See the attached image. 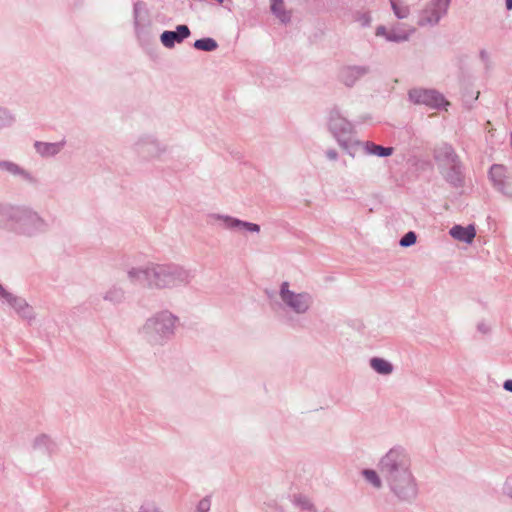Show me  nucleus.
<instances>
[{
	"label": "nucleus",
	"instance_id": "f257e3e1",
	"mask_svg": "<svg viewBox=\"0 0 512 512\" xmlns=\"http://www.w3.org/2000/svg\"><path fill=\"white\" fill-rule=\"evenodd\" d=\"M378 469L399 501L411 503L417 498L418 483L412 472L411 458L403 447L395 446L383 455Z\"/></svg>",
	"mask_w": 512,
	"mask_h": 512
},
{
	"label": "nucleus",
	"instance_id": "f03ea898",
	"mask_svg": "<svg viewBox=\"0 0 512 512\" xmlns=\"http://www.w3.org/2000/svg\"><path fill=\"white\" fill-rule=\"evenodd\" d=\"M127 278L133 285L162 290L188 285L194 278V273L174 263H148L128 269Z\"/></svg>",
	"mask_w": 512,
	"mask_h": 512
},
{
	"label": "nucleus",
	"instance_id": "7ed1b4c3",
	"mask_svg": "<svg viewBox=\"0 0 512 512\" xmlns=\"http://www.w3.org/2000/svg\"><path fill=\"white\" fill-rule=\"evenodd\" d=\"M178 322L179 318L172 312L158 311L145 320L138 335L148 345L162 347L174 337Z\"/></svg>",
	"mask_w": 512,
	"mask_h": 512
},
{
	"label": "nucleus",
	"instance_id": "20e7f679",
	"mask_svg": "<svg viewBox=\"0 0 512 512\" xmlns=\"http://www.w3.org/2000/svg\"><path fill=\"white\" fill-rule=\"evenodd\" d=\"M49 230L48 221L28 206H16L10 232L24 237H36Z\"/></svg>",
	"mask_w": 512,
	"mask_h": 512
},
{
	"label": "nucleus",
	"instance_id": "39448f33",
	"mask_svg": "<svg viewBox=\"0 0 512 512\" xmlns=\"http://www.w3.org/2000/svg\"><path fill=\"white\" fill-rule=\"evenodd\" d=\"M328 128L339 146L351 157H355L359 151L360 141L352 137L354 126L341 115L337 108L332 109L329 113Z\"/></svg>",
	"mask_w": 512,
	"mask_h": 512
},
{
	"label": "nucleus",
	"instance_id": "423d86ee",
	"mask_svg": "<svg viewBox=\"0 0 512 512\" xmlns=\"http://www.w3.org/2000/svg\"><path fill=\"white\" fill-rule=\"evenodd\" d=\"M289 287L287 281L280 285L279 296L285 307L298 315L307 313L313 305V296L306 291L296 293Z\"/></svg>",
	"mask_w": 512,
	"mask_h": 512
},
{
	"label": "nucleus",
	"instance_id": "0eeeda50",
	"mask_svg": "<svg viewBox=\"0 0 512 512\" xmlns=\"http://www.w3.org/2000/svg\"><path fill=\"white\" fill-rule=\"evenodd\" d=\"M135 154L144 161L159 159L167 152V146L162 144L153 135H142L137 138L132 146Z\"/></svg>",
	"mask_w": 512,
	"mask_h": 512
},
{
	"label": "nucleus",
	"instance_id": "6e6552de",
	"mask_svg": "<svg viewBox=\"0 0 512 512\" xmlns=\"http://www.w3.org/2000/svg\"><path fill=\"white\" fill-rule=\"evenodd\" d=\"M0 303L2 306H7L12 309L17 316L23 320L32 322L36 318L33 307L26 301V299L8 291L1 283Z\"/></svg>",
	"mask_w": 512,
	"mask_h": 512
},
{
	"label": "nucleus",
	"instance_id": "1a4fd4ad",
	"mask_svg": "<svg viewBox=\"0 0 512 512\" xmlns=\"http://www.w3.org/2000/svg\"><path fill=\"white\" fill-rule=\"evenodd\" d=\"M451 0H430L419 13V26H435L447 14Z\"/></svg>",
	"mask_w": 512,
	"mask_h": 512
},
{
	"label": "nucleus",
	"instance_id": "9d476101",
	"mask_svg": "<svg viewBox=\"0 0 512 512\" xmlns=\"http://www.w3.org/2000/svg\"><path fill=\"white\" fill-rule=\"evenodd\" d=\"M211 224H215L216 222H220L222 228L234 232L247 231L250 233H259L260 226L256 223L247 222L240 220L238 218L223 215L218 213H212L208 216Z\"/></svg>",
	"mask_w": 512,
	"mask_h": 512
},
{
	"label": "nucleus",
	"instance_id": "9b49d317",
	"mask_svg": "<svg viewBox=\"0 0 512 512\" xmlns=\"http://www.w3.org/2000/svg\"><path fill=\"white\" fill-rule=\"evenodd\" d=\"M408 95L410 101L414 104L426 105L430 108L436 109L448 104L444 96L433 89L414 88L409 91Z\"/></svg>",
	"mask_w": 512,
	"mask_h": 512
},
{
	"label": "nucleus",
	"instance_id": "f8f14e48",
	"mask_svg": "<svg viewBox=\"0 0 512 512\" xmlns=\"http://www.w3.org/2000/svg\"><path fill=\"white\" fill-rule=\"evenodd\" d=\"M433 159L437 165L438 170L461 162V159L454 147L447 142H441L435 145L433 148Z\"/></svg>",
	"mask_w": 512,
	"mask_h": 512
},
{
	"label": "nucleus",
	"instance_id": "ddd939ff",
	"mask_svg": "<svg viewBox=\"0 0 512 512\" xmlns=\"http://www.w3.org/2000/svg\"><path fill=\"white\" fill-rule=\"evenodd\" d=\"M489 178L494 188L507 197H512V182L506 175V168L500 164H494L489 170Z\"/></svg>",
	"mask_w": 512,
	"mask_h": 512
},
{
	"label": "nucleus",
	"instance_id": "4468645a",
	"mask_svg": "<svg viewBox=\"0 0 512 512\" xmlns=\"http://www.w3.org/2000/svg\"><path fill=\"white\" fill-rule=\"evenodd\" d=\"M0 171L19 177L30 185H37L38 178L29 170L11 160H0Z\"/></svg>",
	"mask_w": 512,
	"mask_h": 512
},
{
	"label": "nucleus",
	"instance_id": "2eb2a0df",
	"mask_svg": "<svg viewBox=\"0 0 512 512\" xmlns=\"http://www.w3.org/2000/svg\"><path fill=\"white\" fill-rule=\"evenodd\" d=\"M370 72L367 65H348L339 72L340 81L347 87H352L356 82Z\"/></svg>",
	"mask_w": 512,
	"mask_h": 512
},
{
	"label": "nucleus",
	"instance_id": "dca6fc26",
	"mask_svg": "<svg viewBox=\"0 0 512 512\" xmlns=\"http://www.w3.org/2000/svg\"><path fill=\"white\" fill-rule=\"evenodd\" d=\"M190 35V28L185 24H180L176 26L175 31H163L160 35V41L164 47L172 49L176 43H182Z\"/></svg>",
	"mask_w": 512,
	"mask_h": 512
},
{
	"label": "nucleus",
	"instance_id": "f3484780",
	"mask_svg": "<svg viewBox=\"0 0 512 512\" xmlns=\"http://www.w3.org/2000/svg\"><path fill=\"white\" fill-rule=\"evenodd\" d=\"M444 180L454 188H462L465 183L464 166L462 161L452 166L438 170Z\"/></svg>",
	"mask_w": 512,
	"mask_h": 512
},
{
	"label": "nucleus",
	"instance_id": "a211bd4d",
	"mask_svg": "<svg viewBox=\"0 0 512 512\" xmlns=\"http://www.w3.org/2000/svg\"><path fill=\"white\" fill-rule=\"evenodd\" d=\"M66 140L59 142L35 141L33 148L41 158H52L58 155L65 147Z\"/></svg>",
	"mask_w": 512,
	"mask_h": 512
},
{
	"label": "nucleus",
	"instance_id": "6ab92c4d",
	"mask_svg": "<svg viewBox=\"0 0 512 512\" xmlns=\"http://www.w3.org/2000/svg\"><path fill=\"white\" fill-rule=\"evenodd\" d=\"M449 234L456 240L470 244L476 235V230L473 225H468L466 227L461 225H454Z\"/></svg>",
	"mask_w": 512,
	"mask_h": 512
},
{
	"label": "nucleus",
	"instance_id": "aec40b11",
	"mask_svg": "<svg viewBox=\"0 0 512 512\" xmlns=\"http://www.w3.org/2000/svg\"><path fill=\"white\" fill-rule=\"evenodd\" d=\"M32 447L42 454L51 455L56 449V444L48 435L40 434L33 440Z\"/></svg>",
	"mask_w": 512,
	"mask_h": 512
},
{
	"label": "nucleus",
	"instance_id": "412c9836",
	"mask_svg": "<svg viewBox=\"0 0 512 512\" xmlns=\"http://www.w3.org/2000/svg\"><path fill=\"white\" fill-rule=\"evenodd\" d=\"M362 149L365 154L368 155H376L378 157H388L393 154V147H384L381 145H377L370 141L362 142L360 141L359 149Z\"/></svg>",
	"mask_w": 512,
	"mask_h": 512
},
{
	"label": "nucleus",
	"instance_id": "4be33fe9",
	"mask_svg": "<svg viewBox=\"0 0 512 512\" xmlns=\"http://www.w3.org/2000/svg\"><path fill=\"white\" fill-rule=\"evenodd\" d=\"M414 32L415 29L413 27L404 28L402 25H397L387 33V41L396 43L405 42L409 40Z\"/></svg>",
	"mask_w": 512,
	"mask_h": 512
},
{
	"label": "nucleus",
	"instance_id": "5701e85b",
	"mask_svg": "<svg viewBox=\"0 0 512 512\" xmlns=\"http://www.w3.org/2000/svg\"><path fill=\"white\" fill-rule=\"evenodd\" d=\"M16 121L15 113L8 107L0 105V132L12 128Z\"/></svg>",
	"mask_w": 512,
	"mask_h": 512
},
{
	"label": "nucleus",
	"instance_id": "b1692460",
	"mask_svg": "<svg viewBox=\"0 0 512 512\" xmlns=\"http://www.w3.org/2000/svg\"><path fill=\"white\" fill-rule=\"evenodd\" d=\"M125 290L120 285H112L103 295V299L112 304H120L125 300Z\"/></svg>",
	"mask_w": 512,
	"mask_h": 512
},
{
	"label": "nucleus",
	"instance_id": "393cba45",
	"mask_svg": "<svg viewBox=\"0 0 512 512\" xmlns=\"http://www.w3.org/2000/svg\"><path fill=\"white\" fill-rule=\"evenodd\" d=\"M369 363L370 367L380 375H390L394 370L392 363L384 358L373 357Z\"/></svg>",
	"mask_w": 512,
	"mask_h": 512
},
{
	"label": "nucleus",
	"instance_id": "a878e982",
	"mask_svg": "<svg viewBox=\"0 0 512 512\" xmlns=\"http://www.w3.org/2000/svg\"><path fill=\"white\" fill-rule=\"evenodd\" d=\"M15 207L8 204H0V228L10 231Z\"/></svg>",
	"mask_w": 512,
	"mask_h": 512
},
{
	"label": "nucleus",
	"instance_id": "bb28decb",
	"mask_svg": "<svg viewBox=\"0 0 512 512\" xmlns=\"http://www.w3.org/2000/svg\"><path fill=\"white\" fill-rule=\"evenodd\" d=\"M271 12L275 15L282 23L290 21V14L284 9L283 0H270Z\"/></svg>",
	"mask_w": 512,
	"mask_h": 512
},
{
	"label": "nucleus",
	"instance_id": "cd10ccee",
	"mask_svg": "<svg viewBox=\"0 0 512 512\" xmlns=\"http://www.w3.org/2000/svg\"><path fill=\"white\" fill-rule=\"evenodd\" d=\"M193 47L200 51L212 52L218 48V43L215 39L211 37H205L197 39L193 43Z\"/></svg>",
	"mask_w": 512,
	"mask_h": 512
},
{
	"label": "nucleus",
	"instance_id": "c85d7f7f",
	"mask_svg": "<svg viewBox=\"0 0 512 512\" xmlns=\"http://www.w3.org/2000/svg\"><path fill=\"white\" fill-rule=\"evenodd\" d=\"M392 10L398 19H405L410 14V8L397 0H390Z\"/></svg>",
	"mask_w": 512,
	"mask_h": 512
},
{
	"label": "nucleus",
	"instance_id": "c756f323",
	"mask_svg": "<svg viewBox=\"0 0 512 512\" xmlns=\"http://www.w3.org/2000/svg\"><path fill=\"white\" fill-rule=\"evenodd\" d=\"M362 475L374 488L380 489L382 487V480L375 470L364 469Z\"/></svg>",
	"mask_w": 512,
	"mask_h": 512
},
{
	"label": "nucleus",
	"instance_id": "7c9ffc66",
	"mask_svg": "<svg viewBox=\"0 0 512 512\" xmlns=\"http://www.w3.org/2000/svg\"><path fill=\"white\" fill-rule=\"evenodd\" d=\"M417 241V235L413 231L407 232L401 239H400V246L401 247H410L414 245Z\"/></svg>",
	"mask_w": 512,
	"mask_h": 512
},
{
	"label": "nucleus",
	"instance_id": "2f4dec72",
	"mask_svg": "<svg viewBox=\"0 0 512 512\" xmlns=\"http://www.w3.org/2000/svg\"><path fill=\"white\" fill-rule=\"evenodd\" d=\"M211 509V497L206 496L202 498L197 506H196V512H209Z\"/></svg>",
	"mask_w": 512,
	"mask_h": 512
},
{
	"label": "nucleus",
	"instance_id": "473e14b6",
	"mask_svg": "<svg viewBox=\"0 0 512 512\" xmlns=\"http://www.w3.org/2000/svg\"><path fill=\"white\" fill-rule=\"evenodd\" d=\"M142 9V4L140 2H136L133 6V14H134V27L135 31L138 32L140 29V11Z\"/></svg>",
	"mask_w": 512,
	"mask_h": 512
},
{
	"label": "nucleus",
	"instance_id": "72a5a7b5",
	"mask_svg": "<svg viewBox=\"0 0 512 512\" xmlns=\"http://www.w3.org/2000/svg\"><path fill=\"white\" fill-rule=\"evenodd\" d=\"M295 502L303 510H312L313 509V504L306 497L299 496L296 498Z\"/></svg>",
	"mask_w": 512,
	"mask_h": 512
},
{
	"label": "nucleus",
	"instance_id": "f704fd0d",
	"mask_svg": "<svg viewBox=\"0 0 512 512\" xmlns=\"http://www.w3.org/2000/svg\"><path fill=\"white\" fill-rule=\"evenodd\" d=\"M139 512H162L159 507L156 506L153 502H145L140 508Z\"/></svg>",
	"mask_w": 512,
	"mask_h": 512
},
{
	"label": "nucleus",
	"instance_id": "c9c22d12",
	"mask_svg": "<svg viewBox=\"0 0 512 512\" xmlns=\"http://www.w3.org/2000/svg\"><path fill=\"white\" fill-rule=\"evenodd\" d=\"M503 493L512 498V476L507 477L503 485Z\"/></svg>",
	"mask_w": 512,
	"mask_h": 512
},
{
	"label": "nucleus",
	"instance_id": "e433bc0d",
	"mask_svg": "<svg viewBox=\"0 0 512 512\" xmlns=\"http://www.w3.org/2000/svg\"><path fill=\"white\" fill-rule=\"evenodd\" d=\"M479 57L482 60V62L485 64L486 68H489L490 67L489 53L485 49H482L479 53Z\"/></svg>",
	"mask_w": 512,
	"mask_h": 512
},
{
	"label": "nucleus",
	"instance_id": "4c0bfd02",
	"mask_svg": "<svg viewBox=\"0 0 512 512\" xmlns=\"http://www.w3.org/2000/svg\"><path fill=\"white\" fill-rule=\"evenodd\" d=\"M326 156L329 160L335 161L338 158V153L334 149H329L326 151Z\"/></svg>",
	"mask_w": 512,
	"mask_h": 512
},
{
	"label": "nucleus",
	"instance_id": "58836bf2",
	"mask_svg": "<svg viewBox=\"0 0 512 512\" xmlns=\"http://www.w3.org/2000/svg\"><path fill=\"white\" fill-rule=\"evenodd\" d=\"M387 33H389V30H387L384 26H379L376 30L377 36H384L387 39Z\"/></svg>",
	"mask_w": 512,
	"mask_h": 512
},
{
	"label": "nucleus",
	"instance_id": "ea45409f",
	"mask_svg": "<svg viewBox=\"0 0 512 512\" xmlns=\"http://www.w3.org/2000/svg\"><path fill=\"white\" fill-rule=\"evenodd\" d=\"M503 388L508 392H512V379L506 380L503 383Z\"/></svg>",
	"mask_w": 512,
	"mask_h": 512
},
{
	"label": "nucleus",
	"instance_id": "a19ab883",
	"mask_svg": "<svg viewBox=\"0 0 512 512\" xmlns=\"http://www.w3.org/2000/svg\"><path fill=\"white\" fill-rule=\"evenodd\" d=\"M505 6L507 10H512V0H505Z\"/></svg>",
	"mask_w": 512,
	"mask_h": 512
},
{
	"label": "nucleus",
	"instance_id": "79ce46f5",
	"mask_svg": "<svg viewBox=\"0 0 512 512\" xmlns=\"http://www.w3.org/2000/svg\"><path fill=\"white\" fill-rule=\"evenodd\" d=\"M478 329L483 333H486L488 331L484 324H479Z\"/></svg>",
	"mask_w": 512,
	"mask_h": 512
},
{
	"label": "nucleus",
	"instance_id": "37998d69",
	"mask_svg": "<svg viewBox=\"0 0 512 512\" xmlns=\"http://www.w3.org/2000/svg\"><path fill=\"white\" fill-rule=\"evenodd\" d=\"M369 21H370V17L365 15L364 16V23L367 24V23H369Z\"/></svg>",
	"mask_w": 512,
	"mask_h": 512
}]
</instances>
